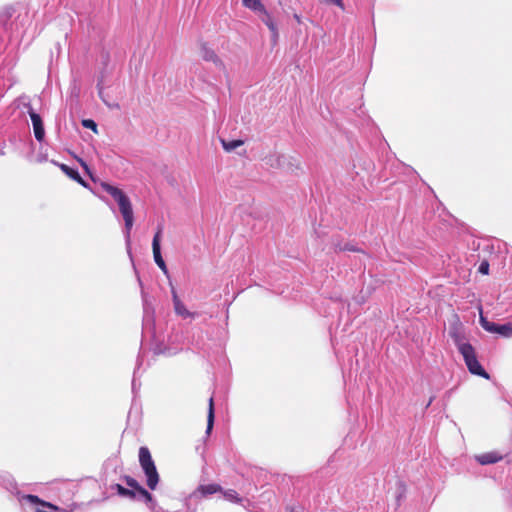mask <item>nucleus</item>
I'll list each match as a JSON object with an SVG mask.
<instances>
[{
	"label": "nucleus",
	"instance_id": "obj_1",
	"mask_svg": "<svg viewBox=\"0 0 512 512\" xmlns=\"http://www.w3.org/2000/svg\"><path fill=\"white\" fill-rule=\"evenodd\" d=\"M101 187L117 202L125 222L126 235L129 238L134 222L133 208L129 197L121 189L107 182H102Z\"/></svg>",
	"mask_w": 512,
	"mask_h": 512
},
{
	"label": "nucleus",
	"instance_id": "obj_2",
	"mask_svg": "<svg viewBox=\"0 0 512 512\" xmlns=\"http://www.w3.org/2000/svg\"><path fill=\"white\" fill-rule=\"evenodd\" d=\"M139 463L147 477V486L155 490L159 482V474L149 449L145 446L139 449Z\"/></svg>",
	"mask_w": 512,
	"mask_h": 512
},
{
	"label": "nucleus",
	"instance_id": "obj_3",
	"mask_svg": "<svg viewBox=\"0 0 512 512\" xmlns=\"http://www.w3.org/2000/svg\"><path fill=\"white\" fill-rule=\"evenodd\" d=\"M461 355L463 356L465 364L471 374L483 377L485 379L490 378L489 374L478 361L476 351L473 346H462Z\"/></svg>",
	"mask_w": 512,
	"mask_h": 512
},
{
	"label": "nucleus",
	"instance_id": "obj_4",
	"mask_svg": "<svg viewBox=\"0 0 512 512\" xmlns=\"http://www.w3.org/2000/svg\"><path fill=\"white\" fill-rule=\"evenodd\" d=\"M480 324L487 332L496 333L506 338L512 337V322L502 325L490 322L482 315V311H480Z\"/></svg>",
	"mask_w": 512,
	"mask_h": 512
},
{
	"label": "nucleus",
	"instance_id": "obj_5",
	"mask_svg": "<svg viewBox=\"0 0 512 512\" xmlns=\"http://www.w3.org/2000/svg\"><path fill=\"white\" fill-rule=\"evenodd\" d=\"M28 114H29L32 124H33L34 136H35L36 140L41 142L45 136V130H44L42 118L38 113H36L33 110L31 105H28Z\"/></svg>",
	"mask_w": 512,
	"mask_h": 512
},
{
	"label": "nucleus",
	"instance_id": "obj_6",
	"mask_svg": "<svg viewBox=\"0 0 512 512\" xmlns=\"http://www.w3.org/2000/svg\"><path fill=\"white\" fill-rule=\"evenodd\" d=\"M260 13L262 14V18H261L262 21L268 27V29L270 30V32L272 34V41H273V43L276 44L277 41H278V38H279V33H278L277 26H276L272 16L266 10L265 7H264V11H260Z\"/></svg>",
	"mask_w": 512,
	"mask_h": 512
},
{
	"label": "nucleus",
	"instance_id": "obj_7",
	"mask_svg": "<svg viewBox=\"0 0 512 512\" xmlns=\"http://www.w3.org/2000/svg\"><path fill=\"white\" fill-rule=\"evenodd\" d=\"M201 56L205 61H211L216 66L224 67L222 60L218 57L213 49L208 47L206 43L201 44Z\"/></svg>",
	"mask_w": 512,
	"mask_h": 512
},
{
	"label": "nucleus",
	"instance_id": "obj_8",
	"mask_svg": "<svg viewBox=\"0 0 512 512\" xmlns=\"http://www.w3.org/2000/svg\"><path fill=\"white\" fill-rule=\"evenodd\" d=\"M502 459L503 456L497 451H490L476 456L477 462L481 465L494 464L501 461Z\"/></svg>",
	"mask_w": 512,
	"mask_h": 512
},
{
	"label": "nucleus",
	"instance_id": "obj_9",
	"mask_svg": "<svg viewBox=\"0 0 512 512\" xmlns=\"http://www.w3.org/2000/svg\"><path fill=\"white\" fill-rule=\"evenodd\" d=\"M163 231L162 226H158L157 232L154 235L153 242H152V250H153V256L156 264H159L163 258L161 256V250H160V239L161 234Z\"/></svg>",
	"mask_w": 512,
	"mask_h": 512
},
{
	"label": "nucleus",
	"instance_id": "obj_10",
	"mask_svg": "<svg viewBox=\"0 0 512 512\" xmlns=\"http://www.w3.org/2000/svg\"><path fill=\"white\" fill-rule=\"evenodd\" d=\"M172 293H173L174 309H175L176 314H178L184 318L191 317L192 314L186 309L183 302L179 299L177 293L175 291H173Z\"/></svg>",
	"mask_w": 512,
	"mask_h": 512
},
{
	"label": "nucleus",
	"instance_id": "obj_11",
	"mask_svg": "<svg viewBox=\"0 0 512 512\" xmlns=\"http://www.w3.org/2000/svg\"><path fill=\"white\" fill-rule=\"evenodd\" d=\"M60 169L71 179L76 181L77 183L81 184L82 186H86V182L83 180V178L79 175L78 171L70 168L66 164H60Z\"/></svg>",
	"mask_w": 512,
	"mask_h": 512
},
{
	"label": "nucleus",
	"instance_id": "obj_12",
	"mask_svg": "<svg viewBox=\"0 0 512 512\" xmlns=\"http://www.w3.org/2000/svg\"><path fill=\"white\" fill-rule=\"evenodd\" d=\"M198 491L203 496H208L217 492H222V487L219 484L211 483L207 485H200Z\"/></svg>",
	"mask_w": 512,
	"mask_h": 512
},
{
	"label": "nucleus",
	"instance_id": "obj_13",
	"mask_svg": "<svg viewBox=\"0 0 512 512\" xmlns=\"http://www.w3.org/2000/svg\"><path fill=\"white\" fill-rule=\"evenodd\" d=\"M214 400L213 397H210L209 399V407H208V415H207V429L206 433L209 434L213 428L214 425Z\"/></svg>",
	"mask_w": 512,
	"mask_h": 512
},
{
	"label": "nucleus",
	"instance_id": "obj_14",
	"mask_svg": "<svg viewBox=\"0 0 512 512\" xmlns=\"http://www.w3.org/2000/svg\"><path fill=\"white\" fill-rule=\"evenodd\" d=\"M114 489H116L117 493L122 497H127L129 499H135L136 497V490L134 489H127L123 487L121 484H115Z\"/></svg>",
	"mask_w": 512,
	"mask_h": 512
},
{
	"label": "nucleus",
	"instance_id": "obj_15",
	"mask_svg": "<svg viewBox=\"0 0 512 512\" xmlns=\"http://www.w3.org/2000/svg\"><path fill=\"white\" fill-rule=\"evenodd\" d=\"M243 6L252 11H264V5L261 0H242Z\"/></svg>",
	"mask_w": 512,
	"mask_h": 512
},
{
	"label": "nucleus",
	"instance_id": "obj_16",
	"mask_svg": "<svg viewBox=\"0 0 512 512\" xmlns=\"http://www.w3.org/2000/svg\"><path fill=\"white\" fill-rule=\"evenodd\" d=\"M25 498H26L29 502L33 503V504H40V505H42V506H45V507L51 508V509H53V510H55V511H58V510H59V508H58L57 506H55V505H53V504H51V503H49V502H46V501L41 500V499H40L38 496H36V495H31V494H29V495H26V496H25Z\"/></svg>",
	"mask_w": 512,
	"mask_h": 512
},
{
	"label": "nucleus",
	"instance_id": "obj_17",
	"mask_svg": "<svg viewBox=\"0 0 512 512\" xmlns=\"http://www.w3.org/2000/svg\"><path fill=\"white\" fill-rule=\"evenodd\" d=\"M221 143H222L223 149L225 151L231 152V151L235 150L236 148L242 146L244 144V141L240 140V139H236V140H232V141L221 140Z\"/></svg>",
	"mask_w": 512,
	"mask_h": 512
},
{
	"label": "nucleus",
	"instance_id": "obj_18",
	"mask_svg": "<svg viewBox=\"0 0 512 512\" xmlns=\"http://www.w3.org/2000/svg\"><path fill=\"white\" fill-rule=\"evenodd\" d=\"M450 336L453 339L454 343L458 347L459 352L461 353V347L462 346H472L469 343L463 342V337L458 333L457 331L450 332Z\"/></svg>",
	"mask_w": 512,
	"mask_h": 512
},
{
	"label": "nucleus",
	"instance_id": "obj_19",
	"mask_svg": "<svg viewBox=\"0 0 512 512\" xmlns=\"http://www.w3.org/2000/svg\"><path fill=\"white\" fill-rule=\"evenodd\" d=\"M222 492H223V496L226 500L235 502V503L241 502V498L239 497L238 493L235 490H233V489H229L226 491L222 490Z\"/></svg>",
	"mask_w": 512,
	"mask_h": 512
},
{
	"label": "nucleus",
	"instance_id": "obj_20",
	"mask_svg": "<svg viewBox=\"0 0 512 512\" xmlns=\"http://www.w3.org/2000/svg\"><path fill=\"white\" fill-rule=\"evenodd\" d=\"M334 250L336 252H342V251H353V252H358L359 250L356 249L355 247H353L352 245H350L349 243H346L345 245H340V244H337L335 243L334 244Z\"/></svg>",
	"mask_w": 512,
	"mask_h": 512
},
{
	"label": "nucleus",
	"instance_id": "obj_21",
	"mask_svg": "<svg viewBox=\"0 0 512 512\" xmlns=\"http://www.w3.org/2000/svg\"><path fill=\"white\" fill-rule=\"evenodd\" d=\"M137 494L143 497L146 500V502L152 501V495L141 485L136 489V495Z\"/></svg>",
	"mask_w": 512,
	"mask_h": 512
},
{
	"label": "nucleus",
	"instance_id": "obj_22",
	"mask_svg": "<svg viewBox=\"0 0 512 512\" xmlns=\"http://www.w3.org/2000/svg\"><path fill=\"white\" fill-rule=\"evenodd\" d=\"M123 480L125 481V483L127 484V486H129L130 488L136 490L140 484L138 483L137 480H135L133 477L131 476H128V475H125L123 477Z\"/></svg>",
	"mask_w": 512,
	"mask_h": 512
},
{
	"label": "nucleus",
	"instance_id": "obj_23",
	"mask_svg": "<svg viewBox=\"0 0 512 512\" xmlns=\"http://www.w3.org/2000/svg\"><path fill=\"white\" fill-rule=\"evenodd\" d=\"M82 125L85 128H89V129L93 130L95 133H97V124L93 120L85 119L82 121Z\"/></svg>",
	"mask_w": 512,
	"mask_h": 512
},
{
	"label": "nucleus",
	"instance_id": "obj_24",
	"mask_svg": "<svg viewBox=\"0 0 512 512\" xmlns=\"http://www.w3.org/2000/svg\"><path fill=\"white\" fill-rule=\"evenodd\" d=\"M478 271L481 274L487 275L489 273V263L487 261H483L478 268Z\"/></svg>",
	"mask_w": 512,
	"mask_h": 512
},
{
	"label": "nucleus",
	"instance_id": "obj_25",
	"mask_svg": "<svg viewBox=\"0 0 512 512\" xmlns=\"http://www.w3.org/2000/svg\"><path fill=\"white\" fill-rule=\"evenodd\" d=\"M328 3L333 4L337 7H339L341 10L345 9V5L343 0H326Z\"/></svg>",
	"mask_w": 512,
	"mask_h": 512
},
{
	"label": "nucleus",
	"instance_id": "obj_26",
	"mask_svg": "<svg viewBox=\"0 0 512 512\" xmlns=\"http://www.w3.org/2000/svg\"><path fill=\"white\" fill-rule=\"evenodd\" d=\"M77 161L80 163V165L83 167V169L88 173L90 174V170H89V167L87 165V163L81 159V158H77Z\"/></svg>",
	"mask_w": 512,
	"mask_h": 512
},
{
	"label": "nucleus",
	"instance_id": "obj_27",
	"mask_svg": "<svg viewBox=\"0 0 512 512\" xmlns=\"http://www.w3.org/2000/svg\"><path fill=\"white\" fill-rule=\"evenodd\" d=\"M158 267L164 272V273H167L168 270H167V266H166V263L164 260H162L159 264H157Z\"/></svg>",
	"mask_w": 512,
	"mask_h": 512
},
{
	"label": "nucleus",
	"instance_id": "obj_28",
	"mask_svg": "<svg viewBox=\"0 0 512 512\" xmlns=\"http://www.w3.org/2000/svg\"><path fill=\"white\" fill-rule=\"evenodd\" d=\"M294 18L299 24L301 23V17L299 15L295 14Z\"/></svg>",
	"mask_w": 512,
	"mask_h": 512
}]
</instances>
